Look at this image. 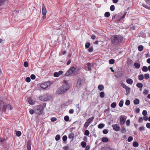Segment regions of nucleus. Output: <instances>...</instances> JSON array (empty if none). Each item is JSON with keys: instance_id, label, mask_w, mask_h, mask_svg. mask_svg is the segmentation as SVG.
<instances>
[{"instance_id": "9d476101", "label": "nucleus", "mask_w": 150, "mask_h": 150, "mask_svg": "<svg viewBox=\"0 0 150 150\" xmlns=\"http://www.w3.org/2000/svg\"><path fill=\"white\" fill-rule=\"evenodd\" d=\"M54 33L57 36H59L62 33L61 31L59 29H56L54 31Z\"/></svg>"}, {"instance_id": "c03bdc74", "label": "nucleus", "mask_w": 150, "mask_h": 150, "mask_svg": "<svg viewBox=\"0 0 150 150\" xmlns=\"http://www.w3.org/2000/svg\"><path fill=\"white\" fill-rule=\"evenodd\" d=\"M60 138V136L59 135L57 134V135L55 137V139L57 141L59 140Z\"/></svg>"}, {"instance_id": "c756f323", "label": "nucleus", "mask_w": 150, "mask_h": 150, "mask_svg": "<svg viewBox=\"0 0 150 150\" xmlns=\"http://www.w3.org/2000/svg\"><path fill=\"white\" fill-rule=\"evenodd\" d=\"M143 47L142 45H140L138 47V50L139 51H141L143 50Z\"/></svg>"}, {"instance_id": "aec40b11", "label": "nucleus", "mask_w": 150, "mask_h": 150, "mask_svg": "<svg viewBox=\"0 0 150 150\" xmlns=\"http://www.w3.org/2000/svg\"><path fill=\"white\" fill-rule=\"evenodd\" d=\"M94 117H92L88 120L87 122L90 124L93 121L94 119Z\"/></svg>"}, {"instance_id": "680f3d73", "label": "nucleus", "mask_w": 150, "mask_h": 150, "mask_svg": "<svg viewBox=\"0 0 150 150\" xmlns=\"http://www.w3.org/2000/svg\"><path fill=\"white\" fill-rule=\"evenodd\" d=\"M74 137V134H70L69 135V138L71 139L73 138Z\"/></svg>"}, {"instance_id": "6ab92c4d", "label": "nucleus", "mask_w": 150, "mask_h": 150, "mask_svg": "<svg viewBox=\"0 0 150 150\" xmlns=\"http://www.w3.org/2000/svg\"><path fill=\"white\" fill-rule=\"evenodd\" d=\"M144 78V76L143 75L140 74L138 76V79L140 81L142 80Z\"/></svg>"}, {"instance_id": "338daca9", "label": "nucleus", "mask_w": 150, "mask_h": 150, "mask_svg": "<svg viewBox=\"0 0 150 150\" xmlns=\"http://www.w3.org/2000/svg\"><path fill=\"white\" fill-rule=\"evenodd\" d=\"M58 74L59 76L63 74V72L62 71H59L58 72Z\"/></svg>"}, {"instance_id": "13d9d810", "label": "nucleus", "mask_w": 150, "mask_h": 150, "mask_svg": "<svg viewBox=\"0 0 150 150\" xmlns=\"http://www.w3.org/2000/svg\"><path fill=\"white\" fill-rule=\"evenodd\" d=\"M121 86L122 87L125 89L127 87V86L123 83H122L121 84Z\"/></svg>"}, {"instance_id": "0e129e2a", "label": "nucleus", "mask_w": 150, "mask_h": 150, "mask_svg": "<svg viewBox=\"0 0 150 150\" xmlns=\"http://www.w3.org/2000/svg\"><path fill=\"white\" fill-rule=\"evenodd\" d=\"M146 127L149 129H150V123H148L146 125Z\"/></svg>"}, {"instance_id": "4be33fe9", "label": "nucleus", "mask_w": 150, "mask_h": 150, "mask_svg": "<svg viewBox=\"0 0 150 150\" xmlns=\"http://www.w3.org/2000/svg\"><path fill=\"white\" fill-rule=\"evenodd\" d=\"M139 101L138 99H136L134 100V103L135 105H138L139 103Z\"/></svg>"}, {"instance_id": "7c9ffc66", "label": "nucleus", "mask_w": 150, "mask_h": 150, "mask_svg": "<svg viewBox=\"0 0 150 150\" xmlns=\"http://www.w3.org/2000/svg\"><path fill=\"white\" fill-rule=\"evenodd\" d=\"M81 145L83 147H86V143L84 142H82L81 143Z\"/></svg>"}, {"instance_id": "052dcab7", "label": "nucleus", "mask_w": 150, "mask_h": 150, "mask_svg": "<svg viewBox=\"0 0 150 150\" xmlns=\"http://www.w3.org/2000/svg\"><path fill=\"white\" fill-rule=\"evenodd\" d=\"M57 120V118L56 117H52L51 119V121L52 122H54Z\"/></svg>"}, {"instance_id": "864d4df0", "label": "nucleus", "mask_w": 150, "mask_h": 150, "mask_svg": "<svg viewBox=\"0 0 150 150\" xmlns=\"http://www.w3.org/2000/svg\"><path fill=\"white\" fill-rule=\"evenodd\" d=\"M7 0H0V4L1 5L3 4L4 2Z\"/></svg>"}, {"instance_id": "bf43d9fd", "label": "nucleus", "mask_w": 150, "mask_h": 150, "mask_svg": "<svg viewBox=\"0 0 150 150\" xmlns=\"http://www.w3.org/2000/svg\"><path fill=\"white\" fill-rule=\"evenodd\" d=\"M93 47H90L88 50L89 52H93Z\"/></svg>"}, {"instance_id": "603ef678", "label": "nucleus", "mask_w": 150, "mask_h": 150, "mask_svg": "<svg viewBox=\"0 0 150 150\" xmlns=\"http://www.w3.org/2000/svg\"><path fill=\"white\" fill-rule=\"evenodd\" d=\"M103 132L104 134H107L108 132V130L107 129H104L103 131Z\"/></svg>"}, {"instance_id": "a19ab883", "label": "nucleus", "mask_w": 150, "mask_h": 150, "mask_svg": "<svg viewBox=\"0 0 150 150\" xmlns=\"http://www.w3.org/2000/svg\"><path fill=\"white\" fill-rule=\"evenodd\" d=\"M69 120V117L68 116H66L64 117V120L66 121H68Z\"/></svg>"}, {"instance_id": "49530a36", "label": "nucleus", "mask_w": 150, "mask_h": 150, "mask_svg": "<svg viewBox=\"0 0 150 150\" xmlns=\"http://www.w3.org/2000/svg\"><path fill=\"white\" fill-rule=\"evenodd\" d=\"M148 92H149V91L147 90L144 89V90L143 93L144 94L146 95L148 93Z\"/></svg>"}, {"instance_id": "4c0bfd02", "label": "nucleus", "mask_w": 150, "mask_h": 150, "mask_svg": "<svg viewBox=\"0 0 150 150\" xmlns=\"http://www.w3.org/2000/svg\"><path fill=\"white\" fill-rule=\"evenodd\" d=\"M110 13L108 12H106L105 13V16L107 17H108L110 16Z\"/></svg>"}, {"instance_id": "79ce46f5", "label": "nucleus", "mask_w": 150, "mask_h": 150, "mask_svg": "<svg viewBox=\"0 0 150 150\" xmlns=\"http://www.w3.org/2000/svg\"><path fill=\"white\" fill-rule=\"evenodd\" d=\"M89 131L87 130H86L84 134L86 136H88L89 135Z\"/></svg>"}, {"instance_id": "e433bc0d", "label": "nucleus", "mask_w": 150, "mask_h": 150, "mask_svg": "<svg viewBox=\"0 0 150 150\" xmlns=\"http://www.w3.org/2000/svg\"><path fill=\"white\" fill-rule=\"evenodd\" d=\"M144 78L146 79H148L149 77V74H146L144 75Z\"/></svg>"}, {"instance_id": "3c124183", "label": "nucleus", "mask_w": 150, "mask_h": 150, "mask_svg": "<svg viewBox=\"0 0 150 150\" xmlns=\"http://www.w3.org/2000/svg\"><path fill=\"white\" fill-rule=\"evenodd\" d=\"M89 123L87 122H86L84 124V127L86 128L89 125Z\"/></svg>"}, {"instance_id": "5fc2aeb1", "label": "nucleus", "mask_w": 150, "mask_h": 150, "mask_svg": "<svg viewBox=\"0 0 150 150\" xmlns=\"http://www.w3.org/2000/svg\"><path fill=\"white\" fill-rule=\"evenodd\" d=\"M24 65L25 67H27L28 66V64L27 62H25L24 63Z\"/></svg>"}, {"instance_id": "e2e57ef3", "label": "nucleus", "mask_w": 150, "mask_h": 150, "mask_svg": "<svg viewBox=\"0 0 150 150\" xmlns=\"http://www.w3.org/2000/svg\"><path fill=\"white\" fill-rule=\"evenodd\" d=\"M126 13H125L120 18V20H122V19H123L125 17V16L126 15Z\"/></svg>"}, {"instance_id": "58836bf2", "label": "nucleus", "mask_w": 150, "mask_h": 150, "mask_svg": "<svg viewBox=\"0 0 150 150\" xmlns=\"http://www.w3.org/2000/svg\"><path fill=\"white\" fill-rule=\"evenodd\" d=\"M116 106V103H115L113 102L112 103L111 105V107L113 108L115 107Z\"/></svg>"}, {"instance_id": "20e7f679", "label": "nucleus", "mask_w": 150, "mask_h": 150, "mask_svg": "<svg viewBox=\"0 0 150 150\" xmlns=\"http://www.w3.org/2000/svg\"><path fill=\"white\" fill-rule=\"evenodd\" d=\"M0 110L2 112H5L6 111V105L3 102L0 100Z\"/></svg>"}, {"instance_id": "0eeeda50", "label": "nucleus", "mask_w": 150, "mask_h": 150, "mask_svg": "<svg viewBox=\"0 0 150 150\" xmlns=\"http://www.w3.org/2000/svg\"><path fill=\"white\" fill-rule=\"evenodd\" d=\"M50 85V83L49 82H46L43 83L41 85V87L42 88H46Z\"/></svg>"}, {"instance_id": "37998d69", "label": "nucleus", "mask_w": 150, "mask_h": 150, "mask_svg": "<svg viewBox=\"0 0 150 150\" xmlns=\"http://www.w3.org/2000/svg\"><path fill=\"white\" fill-rule=\"evenodd\" d=\"M30 113L31 115H33L34 113V110L32 109H29Z\"/></svg>"}, {"instance_id": "a18cd8bd", "label": "nucleus", "mask_w": 150, "mask_h": 150, "mask_svg": "<svg viewBox=\"0 0 150 150\" xmlns=\"http://www.w3.org/2000/svg\"><path fill=\"white\" fill-rule=\"evenodd\" d=\"M142 114L144 116H145L147 114V112L146 110H144L142 112Z\"/></svg>"}, {"instance_id": "7ed1b4c3", "label": "nucleus", "mask_w": 150, "mask_h": 150, "mask_svg": "<svg viewBox=\"0 0 150 150\" xmlns=\"http://www.w3.org/2000/svg\"><path fill=\"white\" fill-rule=\"evenodd\" d=\"M43 109L44 108L42 105L36 106L35 108L36 112L39 115L42 114L43 112Z\"/></svg>"}, {"instance_id": "09e8293b", "label": "nucleus", "mask_w": 150, "mask_h": 150, "mask_svg": "<svg viewBox=\"0 0 150 150\" xmlns=\"http://www.w3.org/2000/svg\"><path fill=\"white\" fill-rule=\"evenodd\" d=\"M67 137L66 135L62 137V139L63 141H66L67 139Z\"/></svg>"}, {"instance_id": "72a5a7b5", "label": "nucleus", "mask_w": 150, "mask_h": 150, "mask_svg": "<svg viewBox=\"0 0 150 150\" xmlns=\"http://www.w3.org/2000/svg\"><path fill=\"white\" fill-rule=\"evenodd\" d=\"M133 139V138L132 136H129L128 138L127 141L128 142H131Z\"/></svg>"}, {"instance_id": "ea45409f", "label": "nucleus", "mask_w": 150, "mask_h": 150, "mask_svg": "<svg viewBox=\"0 0 150 150\" xmlns=\"http://www.w3.org/2000/svg\"><path fill=\"white\" fill-rule=\"evenodd\" d=\"M115 9V6L113 5H112L110 6V9L111 11H113Z\"/></svg>"}, {"instance_id": "dca6fc26", "label": "nucleus", "mask_w": 150, "mask_h": 150, "mask_svg": "<svg viewBox=\"0 0 150 150\" xmlns=\"http://www.w3.org/2000/svg\"><path fill=\"white\" fill-rule=\"evenodd\" d=\"M27 147L28 150H30L31 149V145L30 141H28L27 143Z\"/></svg>"}, {"instance_id": "f3484780", "label": "nucleus", "mask_w": 150, "mask_h": 150, "mask_svg": "<svg viewBox=\"0 0 150 150\" xmlns=\"http://www.w3.org/2000/svg\"><path fill=\"white\" fill-rule=\"evenodd\" d=\"M134 66L135 68L138 69L140 68V65L137 62H135L134 64Z\"/></svg>"}, {"instance_id": "bb28decb", "label": "nucleus", "mask_w": 150, "mask_h": 150, "mask_svg": "<svg viewBox=\"0 0 150 150\" xmlns=\"http://www.w3.org/2000/svg\"><path fill=\"white\" fill-rule=\"evenodd\" d=\"M87 66H88V70L89 71L91 70V64L89 63H87Z\"/></svg>"}, {"instance_id": "393cba45", "label": "nucleus", "mask_w": 150, "mask_h": 150, "mask_svg": "<svg viewBox=\"0 0 150 150\" xmlns=\"http://www.w3.org/2000/svg\"><path fill=\"white\" fill-rule=\"evenodd\" d=\"M142 70L143 71L146 72L148 71V68L146 66H144L143 67Z\"/></svg>"}, {"instance_id": "f03ea898", "label": "nucleus", "mask_w": 150, "mask_h": 150, "mask_svg": "<svg viewBox=\"0 0 150 150\" xmlns=\"http://www.w3.org/2000/svg\"><path fill=\"white\" fill-rule=\"evenodd\" d=\"M122 37L120 35H114L111 38L112 42L115 44H120L122 40Z\"/></svg>"}, {"instance_id": "c85d7f7f", "label": "nucleus", "mask_w": 150, "mask_h": 150, "mask_svg": "<svg viewBox=\"0 0 150 150\" xmlns=\"http://www.w3.org/2000/svg\"><path fill=\"white\" fill-rule=\"evenodd\" d=\"M133 145L134 147H137L139 146V144L137 142H134L133 143Z\"/></svg>"}, {"instance_id": "4d7b16f0", "label": "nucleus", "mask_w": 150, "mask_h": 150, "mask_svg": "<svg viewBox=\"0 0 150 150\" xmlns=\"http://www.w3.org/2000/svg\"><path fill=\"white\" fill-rule=\"evenodd\" d=\"M25 81L28 82H29L30 81V77H27L25 79Z\"/></svg>"}, {"instance_id": "423d86ee", "label": "nucleus", "mask_w": 150, "mask_h": 150, "mask_svg": "<svg viewBox=\"0 0 150 150\" xmlns=\"http://www.w3.org/2000/svg\"><path fill=\"white\" fill-rule=\"evenodd\" d=\"M83 81L81 79H78L77 80L76 85L77 87H80L83 84Z\"/></svg>"}, {"instance_id": "cd10ccee", "label": "nucleus", "mask_w": 150, "mask_h": 150, "mask_svg": "<svg viewBox=\"0 0 150 150\" xmlns=\"http://www.w3.org/2000/svg\"><path fill=\"white\" fill-rule=\"evenodd\" d=\"M16 134L17 136L19 137L21 135V133L20 131H18L16 132Z\"/></svg>"}, {"instance_id": "473e14b6", "label": "nucleus", "mask_w": 150, "mask_h": 150, "mask_svg": "<svg viewBox=\"0 0 150 150\" xmlns=\"http://www.w3.org/2000/svg\"><path fill=\"white\" fill-rule=\"evenodd\" d=\"M91 44L89 42H87L86 43L85 47L86 48H88L89 47Z\"/></svg>"}, {"instance_id": "ddd939ff", "label": "nucleus", "mask_w": 150, "mask_h": 150, "mask_svg": "<svg viewBox=\"0 0 150 150\" xmlns=\"http://www.w3.org/2000/svg\"><path fill=\"white\" fill-rule=\"evenodd\" d=\"M28 102L31 105H33L35 103V102L33 101L30 98H28Z\"/></svg>"}, {"instance_id": "a211bd4d", "label": "nucleus", "mask_w": 150, "mask_h": 150, "mask_svg": "<svg viewBox=\"0 0 150 150\" xmlns=\"http://www.w3.org/2000/svg\"><path fill=\"white\" fill-rule=\"evenodd\" d=\"M98 88L99 90L102 91L104 88V87L102 85H100L98 86Z\"/></svg>"}, {"instance_id": "774afa93", "label": "nucleus", "mask_w": 150, "mask_h": 150, "mask_svg": "<svg viewBox=\"0 0 150 150\" xmlns=\"http://www.w3.org/2000/svg\"><path fill=\"white\" fill-rule=\"evenodd\" d=\"M74 112V110L73 109H71L69 111V112L70 114H72Z\"/></svg>"}, {"instance_id": "2f4dec72", "label": "nucleus", "mask_w": 150, "mask_h": 150, "mask_svg": "<svg viewBox=\"0 0 150 150\" xmlns=\"http://www.w3.org/2000/svg\"><path fill=\"white\" fill-rule=\"evenodd\" d=\"M100 96L102 98L104 97L105 96V93L103 92H101L100 94Z\"/></svg>"}, {"instance_id": "39448f33", "label": "nucleus", "mask_w": 150, "mask_h": 150, "mask_svg": "<svg viewBox=\"0 0 150 150\" xmlns=\"http://www.w3.org/2000/svg\"><path fill=\"white\" fill-rule=\"evenodd\" d=\"M75 69V68L74 67H71L65 74V75L67 76L70 75L73 72Z\"/></svg>"}, {"instance_id": "f257e3e1", "label": "nucleus", "mask_w": 150, "mask_h": 150, "mask_svg": "<svg viewBox=\"0 0 150 150\" xmlns=\"http://www.w3.org/2000/svg\"><path fill=\"white\" fill-rule=\"evenodd\" d=\"M64 82L65 84L59 88L57 91L56 93L58 94H61L64 93L69 88V85L67 83V81H65Z\"/></svg>"}, {"instance_id": "f704fd0d", "label": "nucleus", "mask_w": 150, "mask_h": 150, "mask_svg": "<svg viewBox=\"0 0 150 150\" xmlns=\"http://www.w3.org/2000/svg\"><path fill=\"white\" fill-rule=\"evenodd\" d=\"M104 125L103 124H100L98 125V127L100 129H101L104 127Z\"/></svg>"}, {"instance_id": "8fccbe9b", "label": "nucleus", "mask_w": 150, "mask_h": 150, "mask_svg": "<svg viewBox=\"0 0 150 150\" xmlns=\"http://www.w3.org/2000/svg\"><path fill=\"white\" fill-rule=\"evenodd\" d=\"M130 103V101L128 100H126L125 104L127 105H129Z\"/></svg>"}, {"instance_id": "69168bd1", "label": "nucleus", "mask_w": 150, "mask_h": 150, "mask_svg": "<svg viewBox=\"0 0 150 150\" xmlns=\"http://www.w3.org/2000/svg\"><path fill=\"white\" fill-rule=\"evenodd\" d=\"M126 123V125H129L130 124V123L129 120H127V121Z\"/></svg>"}, {"instance_id": "6e6552de", "label": "nucleus", "mask_w": 150, "mask_h": 150, "mask_svg": "<svg viewBox=\"0 0 150 150\" xmlns=\"http://www.w3.org/2000/svg\"><path fill=\"white\" fill-rule=\"evenodd\" d=\"M126 117L125 116H121L120 119V123L121 124H124L126 120Z\"/></svg>"}, {"instance_id": "4468645a", "label": "nucleus", "mask_w": 150, "mask_h": 150, "mask_svg": "<svg viewBox=\"0 0 150 150\" xmlns=\"http://www.w3.org/2000/svg\"><path fill=\"white\" fill-rule=\"evenodd\" d=\"M125 89L126 90V95H127L130 92V88L129 87L127 86Z\"/></svg>"}, {"instance_id": "f8f14e48", "label": "nucleus", "mask_w": 150, "mask_h": 150, "mask_svg": "<svg viewBox=\"0 0 150 150\" xmlns=\"http://www.w3.org/2000/svg\"><path fill=\"white\" fill-rule=\"evenodd\" d=\"M42 14L43 15H46L47 11L45 8V7L44 4H43L42 7Z\"/></svg>"}, {"instance_id": "412c9836", "label": "nucleus", "mask_w": 150, "mask_h": 150, "mask_svg": "<svg viewBox=\"0 0 150 150\" xmlns=\"http://www.w3.org/2000/svg\"><path fill=\"white\" fill-rule=\"evenodd\" d=\"M136 86L137 87L140 88H142L143 86L142 84L141 83H137L136 84Z\"/></svg>"}, {"instance_id": "b1692460", "label": "nucleus", "mask_w": 150, "mask_h": 150, "mask_svg": "<svg viewBox=\"0 0 150 150\" xmlns=\"http://www.w3.org/2000/svg\"><path fill=\"white\" fill-rule=\"evenodd\" d=\"M108 138L105 137H103V138L102 139V141L103 142H108Z\"/></svg>"}, {"instance_id": "2eb2a0df", "label": "nucleus", "mask_w": 150, "mask_h": 150, "mask_svg": "<svg viewBox=\"0 0 150 150\" xmlns=\"http://www.w3.org/2000/svg\"><path fill=\"white\" fill-rule=\"evenodd\" d=\"M133 82V81L130 79H128L126 80L127 83L129 84H132Z\"/></svg>"}, {"instance_id": "de8ad7c7", "label": "nucleus", "mask_w": 150, "mask_h": 150, "mask_svg": "<svg viewBox=\"0 0 150 150\" xmlns=\"http://www.w3.org/2000/svg\"><path fill=\"white\" fill-rule=\"evenodd\" d=\"M54 76L55 77H58L59 76L58 74V72H55L54 73Z\"/></svg>"}, {"instance_id": "a878e982", "label": "nucleus", "mask_w": 150, "mask_h": 150, "mask_svg": "<svg viewBox=\"0 0 150 150\" xmlns=\"http://www.w3.org/2000/svg\"><path fill=\"white\" fill-rule=\"evenodd\" d=\"M124 103V101L123 100H121L120 101V102L119 103V105L120 107H122V106L123 104Z\"/></svg>"}, {"instance_id": "9b49d317", "label": "nucleus", "mask_w": 150, "mask_h": 150, "mask_svg": "<svg viewBox=\"0 0 150 150\" xmlns=\"http://www.w3.org/2000/svg\"><path fill=\"white\" fill-rule=\"evenodd\" d=\"M39 99L40 100L42 101H46L48 100V98H47L46 96H45L40 97Z\"/></svg>"}, {"instance_id": "5701e85b", "label": "nucleus", "mask_w": 150, "mask_h": 150, "mask_svg": "<svg viewBox=\"0 0 150 150\" xmlns=\"http://www.w3.org/2000/svg\"><path fill=\"white\" fill-rule=\"evenodd\" d=\"M6 110H11L12 109V108L9 105H7L6 106Z\"/></svg>"}, {"instance_id": "c9c22d12", "label": "nucleus", "mask_w": 150, "mask_h": 150, "mask_svg": "<svg viewBox=\"0 0 150 150\" xmlns=\"http://www.w3.org/2000/svg\"><path fill=\"white\" fill-rule=\"evenodd\" d=\"M115 62V60L113 59H110L109 61V63L110 64H113Z\"/></svg>"}, {"instance_id": "6e6d98bb", "label": "nucleus", "mask_w": 150, "mask_h": 150, "mask_svg": "<svg viewBox=\"0 0 150 150\" xmlns=\"http://www.w3.org/2000/svg\"><path fill=\"white\" fill-rule=\"evenodd\" d=\"M35 76L34 74H32L30 76L31 78L32 79H34L35 78Z\"/></svg>"}, {"instance_id": "1a4fd4ad", "label": "nucleus", "mask_w": 150, "mask_h": 150, "mask_svg": "<svg viewBox=\"0 0 150 150\" xmlns=\"http://www.w3.org/2000/svg\"><path fill=\"white\" fill-rule=\"evenodd\" d=\"M113 129L116 131H119L120 130V127L119 126H117V124L113 125H112Z\"/></svg>"}]
</instances>
